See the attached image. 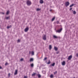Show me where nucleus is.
Instances as JSON below:
<instances>
[{"mask_svg":"<svg viewBox=\"0 0 78 78\" xmlns=\"http://www.w3.org/2000/svg\"><path fill=\"white\" fill-rule=\"evenodd\" d=\"M26 3L27 6H30L31 5V2L29 0H27Z\"/></svg>","mask_w":78,"mask_h":78,"instance_id":"1","label":"nucleus"},{"mask_svg":"<svg viewBox=\"0 0 78 78\" xmlns=\"http://www.w3.org/2000/svg\"><path fill=\"white\" fill-rule=\"evenodd\" d=\"M62 28H61L60 29H58V30L56 31V33H59L61 32L62 31Z\"/></svg>","mask_w":78,"mask_h":78,"instance_id":"2","label":"nucleus"},{"mask_svg":"<svg viewBox=\"0 0 78 78\" xmlns=\"http://www.w3.org/2000/svg\"><path fill=\"white\" fill-rule=\"evenodd\" d=\"M70 3H69V2H66L65 4V5L66 6V7H67L68 6H69Z\"/></svg>","mask_w":78,"mask_h":78,"instance_id":"3","label":"nucleus"},{"mask_svg":"<svg viewBox=\"0 0 78 78\" xmlns=\"http://www.w3.org/2000/svg\"><path fill=\"white\" fill-rule=\"evenodd\" d=\"M72 58V55H70L68 57V60H71Z\"/></svg>","mask_w":78,"mask_h":78,"instance_id":"4","label":"nucleus"},{"mask_svg":"<svg viewBox=\"0 0 78 78\" xmlns=\"http://www.w3.org/2000/svg\"><path fill=\"white\" fill-rule=\"evenodd\" d=\"M29 30V28L28 27H26L25 30H24V31L25 32H27V31H28Z\"/></svg>","mask_w":78,"mask_h":78,"instance_id":"5","label":"nucleus"},{"mask_svg":"<svg viewBox=\"0 0 78 78\" xmlns=\"http://www.w3.org/2000/svg\"><path fill=\"white\" fill-rule=\"evenodd\" d=\"M43 40H44V41H45L46 39H47V37H46V35H44L43 36Z\"/></svg>","mask_w":78,"mask_h":78,"instance_id":"6","label":"nucleus"},{"mask_svg":"<svg viewBox=\"0 0 78 78\" xmlns=\"http://www.w3.org/2000/svg\"><path fill=\"white\" fill-rule=\"evenodd\" d=\"M62 66H65V65L66 64V62H65V61H63L62 62Z\"/></svg>","mask_w":78,"mask_h":78,"instance_id":"7","label":"nucleus"},{"mask_svg":"<svg viewBox=\"0 0 78 78\" xmlns=\"http://www.w3.org/2000/svg\"><path fill=\"white\" fill-rule=\"evenodd\" d=\"M17 70H16L15 72L14 75H17Z\"/></svg>","mask_w":78,"mask_h":78,"instance_id":"8","label":"nucleus"},{"mask_svg":"<svg viewBox=\"0 0 78 78\" xmlns=\"http://www.w3.org/2000/svg\"><path fill=\"white\" fill-rule=\"evenodd\" d=\"M40 3H41V4H42L44 3V1L43 0H40Z\"/></svg>","mask_w":78,"mask_h":78,"instance_id":"9","label":"nucleus"},{"mask_svg":"<svg viewBox=\"0 0 78 78\" xmlns=\"http://www.w3.org/2000/svg\"><path fill=\"white\" fill-rule=\"evenodd\" d=\"M53 37L54 38V39H58V37H57L55 35L53 36Z\"/></svg>","mask_w":78,"mask_h":78,"instance_id":"10","label":"nucleus"},{"mask_svg":"<svg viewBox=\"0 0 78 78\" xmlns=\"http://www.w3.org/2000/svg\"><path fill=\"white\" fill-rule=\"evenodd\" d=\"M55 65V63H53L51 65V66L52 67H54Z\"/></svg>","mask_w":78,"mask_h":78,"instance_id":"11","label":"nucleus"},{"mask_svg":"<svg viewBox=\"0 0 78 78\" xmlns=\"http://www.w3.org/2000/svg\"><path fill=\"white\" fill-rule=\"evenodd\" d=\"M74 6V4H73L70 5L69 7L71 8V7H72V6Z\"/></svg>","mask_w":78,"mask_h":78,"instance_id":"12","label":"nucleus"},{"mask_svg":"<svg viewBox=\"0 0 78 78\" xmlns=\"http://www.w3.org/2000/svg\"><path fill=\"white\" fill-rule=\"evenodd\" d=\"M54 49L55 50V51H57V50H58V48L55 46L54 47Z\"/></svg>","mask_w":78,"mask_h":78,"instance_id":"13","label":"nucleus"},{"mask_svg":"<svg viewBox=\"0 0 78 78\" xmlns=\"http://www.w3.org/2000/svg\"><path fill=\"white\" fill-rule=\"evenodd\" d=\"M33 58H31L30 60V62H33Z\"/></svg>","mask_w":78,"mask_h":78,"instance_id":"14","label":"nucleus"},{"mask_svg":"<svg viewBox=\"0 0 78 78\" xmlns=\"http://www.w3.org/2000/svg\"><path fill=\"white\" fill-rule=\"evenodd\" d=\"M35 75L36 73H33V74L32 75V76H35Z\"/></svg>","mask_w":78,"mask_h":78,"instance_id":"15","label":"nucleus"},{"mask_svg":"<svg viewBox=\"0 0 78 78\" xmlns=\"http://www.w3.org/2000/svg\"><path fill=\"white\" fill-rule=\"evenodd\" d=\"M49 50H51V48H52V47H51V45H49Z\"/></svg>","mask_w":78,"mask_h":78,"instance_id":"16","label":"nucleus"},{"mask_svg":"<svg viewBox=\"0 0 78 78\" xmlns=\"http://www.w3.org/2000/svg\"><path fill=\"white\" fill-rule=\"evenodd\" d=\"M37 75H38V78H41V75L38 74H37Z\"/></svg>","mask_w":78,"mask_h":78,"instance_id":"17","label":"nucleus"},{"mask_svg":"<svg viewBox=\"0 0 78 78\" xmlns=\"http://www.w3.org/2000/svg\"><path fill=\"white\" fill-rule=\"evenodd\" d=\"M5 19H6L7 20H8V19H10V18L9 17V16H8V17H6Z\"/></svg>","mask_w":78,"mask_h":78,"instance_id":"18","label":"nucleus"},{"mask_svg":"<svg viewBox=\"0 0 78 78\" xmlns=\"http://www.w3.org/2000/svg\"><path fill=\"white\" fill-rule=\"evenodd\" d=\"M30 66L31 67H34V64H33V63H32L30 65Z\"/></svg>","mask_w":78,"mask_h":78,"instance_id":"19","label":"nucleus"},{"mask_svg":"<svg viewBox=\"0 0 78 78\" xmlns=\"http://www.w3.org/2000/svg\"><path fill=\"white\" fill-rule=\"evenodd\" d=\"M32 55H34V51H32Z\"/></svg>","mask_w":78,"mask_h":78,"instance_id":"20","label":"nucleus"},{"mask_svg":"<svg viewBox=\"0 0 78 78\" xmlns=\"http://www.w3.org/2000/svg\"><path fill=\"white\" fill-rule=\"evenodd\" d=\"M55 17H54L52 19V21H53L54 20H55Z\"/></svg>","mask_w":78,"mask_h":78,"instance_id":"21","label":"nucleus"},{"mask_svg":"<svg viewBox=\"0 0 78 78\" xmlns=\"http://www.w3.org/2000/svg\"><path fill=\"white\" fill-rule=\"evenodd\" d=\"M47 64H50V60H48V63H47Z\"/></svg>","mask_w":78,"mask_h":78,"instance_id":"22","label":"nucleus"},{"mask_svg":"<svg viewBox=\"0 0 78 78\" xmlns=\"http://www.w3.org/2000/svg\"><path fill=\"white\" fill-rule=\"evenodd\" d=\"M73 14H76V12L75 11H74L73 12Z\"/></svg>","mask_w":78,"mask_h":78,"instance_id":"23","label":"nucleus"},{"mask_svg":"<svg viewBox=\"0 0 78 78\" xmlns=\"http://www.w3.org/2000/svg\"><path fill=\"white\" fill-rule=\"evenodd\" d=\"M50 78H53V75H51V76H50Z\"/></svg>","mask_w":78,"mask_h":78,"instance_id":"24","label":"nucleus"},{"mask_svg":"<svg viewBox=\"0 0 78 78\" xmlns=\"http://www.w3.org/2000/svg\"><path fill=\"white\" fill-rule=\"evenodd\" d=\"M40 10H41V9H39V8H37V11H40Z\"/></svg>","mask_w":78,"mask_h":78,"instance_id":"25","label":"nucleus"},{"mask_svg":"<svg viewBox=\"0 0 78 78\" xmlns=\"http://www.w3.org/2000/svg\"><path fill=\"white\" fill-rule=\"evenodd\" d=\"M47 57L45 58L44 59L43 61H45V60H47Z\"/></svg>","mask_w":78,"mask_h":78,"instance_id":"26","label":"nucleus"},{"mask_svg":"<svg viewBox=\"0 0 78 78\" xmlns=\"http://www.w3.org/2000/svg\"><path fill=\"white\" fill-rule=\"evenodd\" d=\"M6 14H7V15L9 14V11H7L6 13Z\"/></svg>","mask_w":78,"mask_h":78,"instance_id":"27","label":"nucleus"},{"mask_svg":"<svg viewBox=\"0 0 78 78\" xmlns=\"http://www.w3.org/2000/svg\"><path fill=\"white\" fill-rule=\"evenodd\" d=\"M10 28V27H9V26H7V29H9V28Z\"/></svg>","mask_w":78,"mask_h":78,"instance_id":"28","label":"nucleus"},{"mask_svg":"<svg viewBox=\"0 0 78 78\" xmlns=\"http://www.w3.org/2000/svg\"><path fill=\"white\" fill-rule=\"evenodd\" d=\"M8 63L6 62L5 64V66H7V65H8Z\"/></svg>","mask_w":78,"mask_h":78,"instance_id":"29","label":"nucleus"},{"mask_svg":"<svg viewBox=\"0 0 78 78\" xmlns=\"http://www.w3.org/2000/svg\"><path fill=\"white\" fill-rule=\"evenodd\" d=\"M76 56H77V57H78V53L76 54Z\"/></svg>","mask_w":78,"mask_h":78,"instance_id":"30","label":"nucleus"},{"mask_svg":"<svg viewBox=\"0 0 78 78\" xmlns=\"http://www.w3.org/2000/svg\"><path fill=\"white\" fill-rule=\"evenodd\" d=\"M23 58H21L20 59V61H23Z\"/></svg>","mask_w":78,"mask_h":78,"instance_id":"31","label":"nucleus"},{"mask_svg":"<svg viewBox=\"0 0 78 78\" xmlns=\"http://www.w3.org/2000/svg\"><path fill=\"white\" fill-rule=\"evenodd\" d=\"M72 9V8H71L70 9H69L70 11H71Z\"/></svg>","mask_w":78,"mask_h":78,"instance_id":"32","label":"nucleus"},{"mask_svg":"<svg viewBox=\"0 0 78 78\" xmlns=\"http://www.w3.org/2000/svg\"><path fill=\"white\" fill-rule=\"evenodd\" d=\"M18 42H20V40H18L17 41Z\"/></svg>","mask_w":78,"mask_h":78,"instance_id":"33","label":"nucleus"},{"mask_svg":"<svg viewBox=\"0 0 78 78\" xmlns=\"http://www.w3.org/2000/svg\"><path fill=\"white\" fill-rule=\"evenodd\" d=\"M0 69H2V67L0 66Z\"/></svg>","mask_w":78,"mask_h":78,"instance_id":"34","label":"nucleus"},{"mask_svg":"<svg viewBox=\"0 0 78 78\" xmlns=\"http://www.w3.org/2000/svg\"><path fill=\"white\" fill-rule=\"evenodd\" d=\"M55 73H57V72H55L54 73V74H55Z\"/></svg>","mask_w":78,"mask_h":78,"instance_id":"35","label":"nucleus"},{"mask_svg":"<svg viewBox=\"0 0 78 78\" xmlns=\"http://www.w3.org/2000/svg\"><path fill=\"white\" fill-rule=\"evenodd\" d=\"M31 51H29V54H30H30H31Z\"/></svg>","mask_w":78,"mask_h":78,"instance_id":"36","label":"nucleus"},{"mask_svg":"<svg viewBox=\"0 0 78 78\" xmlns=\"http://www.w3.org/2000/svg\"><path fill=\"white\" fill-rule=\"evenodd\" d=\"M24 78H27V77L26 76H25L24 77Z\"/></svg>","mask_w":78,"mask_h":78,"instance_id":"37","label":"nucleus"},{"mask_svg":"<svg viewBox=\"0 0 78 78\" xmlns=\"http://www.w3.org/2000/svg\"><path fill=\"white\" fill-rule=\"evenodd\" d=\"M50 11L51 12V11H52V9H50Z\"/></svg>","mask_w":78,"mask_h":78,"instance_id":"38","label":"nucleus"},{"mask_svg":"<svg viewBox=\"0 0 78 78\" xmlns=\"http://www.w3.org/2000/svg\"><path fill=\"white\" fill-rule=\"evenodd\" d=\"M58 53H59V52H56L57 54H58Z\"/></svg>","mask_w":78,"mask_h":78,"instance_id":"39","label":"nucleus"},{"mask_svg":"<svg viewBox=\"0 0 78 78\" xmlns=\"http://www.w3.org/2000/svg\"><path fill=\"white\" fill-rule=\"evenodd\" d=\"M2 14H5V13H4L3 12H2Z\"/></svg>","mask_w":78,"mask_h":78,"instance_id":"40","label":"nucleus"},{"mask_svg":"<svg viewBox=\"0 0 78 78\" xmlns=\"http://www.w3.org/2000/svg\"><path fill=\"white\" fill-rule=\"evenodd\" d=\"M9 76H10V73L9 74Z\"/></svg>","mask_w":78,"mask_h":78,"instance_id":"41","label":"nucleus"},{"mask_svg":"<svg viewBox=\"0 0 78 78\" xmlns=\"http://www.w3.org/2000/svg\"><path fill=\"white\" fill-rule=\"evenodd\" d=\"M10 26H11V25H10Z\"/></svg>","mask_w":78,"mask_h":78,"instance_id":"42","label":"nucleus"}]
</instances>
